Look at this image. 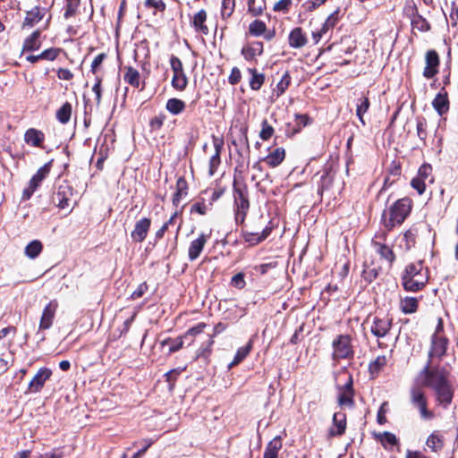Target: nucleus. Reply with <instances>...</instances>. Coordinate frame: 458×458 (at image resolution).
Returning a JSON list of instances; mask_svg holds the SVG:
<instances>
[{
    "label": "nucleus",
    "instance_id": "nucleus-25",
    "mask_svg": "<svg viewBox=\"0 0 458 458\" xmlns=\"http://www.w3.org/2000/svg\"><path fill=\"white\" fill-rule=\"evenodd\" d=\"M282 437L280 436L275 437L267 445L263 454V458H278V453L282 449Z\"/></svg>",
    "mask_w": 458,
    "mask_h": 458
},
{
    "label": "nucleus",
    "instance_id": "nucleus-50",
    "mask_svg": "<svg viewBox=\"0 0 458 458\" xmlns=\"http://www.w3.org/2000/svg\"><path fill=\"white\" fill-rule=\"evenodd\" d=\"M235 7V0H223L221 6V16L223 19L229 18Z\"/></svg>",
    "mask_w": 458,
    "mask_h": 458
},
{
    "label": "nucleus",
    "instance_id": "nucleus-19",
    "mask_svg": "<svg viewBox=\"0 0 458 458\" xmlns=\"http://www.w3.org/2000/svg\"><path fill=\"white\" fill-rule=\"evenodd\" d=\"M432 106L439 115H444L449 111V99L447 92L440 91L436 95L432 101Z\"/></svg>",
    "mask_w": 458,
    "mask_h": 458
},
{
    "label": "nucleus",
    "instance_id": "nucleus-18",
    "mask_svg": "<svg viewBox=\"0 0 458 458\" xmlns=\"http://www.w3.org/2000/svg\"><path fill=\"white\" fill-rule=\"evenodd\" d=\"M214 148L215 153L212 155V157L209 159V170L208 174L210 176L214 175L216 173L217 167L220 165L221 159H220V154L224 146V141L221 139L214 138Z\"/></svg>",
    "mask_w": 458,
    "mask_h": 458
},
{
    "label": "nucleus",
    "instance_id": "nucleus-35",
    "mask_svg": "<svg viewBox=\"0 0 458 458\" xmlns=\"http://www.w3.org/2000/svg\"><path fill=\"white\" fill-rule=\"evenodd\" d=\"M50 163L42 165L32 176L29 183L31 184L36 189H38L42 181L48 175L50 172Z\"/></svg>",
    "mask_w": 458,
    "mask_h": 458
},
{
    "label": "nucleus",
    "instance_id": "nucleus-51",
    "mask_svg": "<svg viewBox=\"0 0 458 458\" xmlns=\"http://www.w3.org/2000/svg\"><path fill=\"white\" fill-rule=\"evenodd\" d=\"M291 82V77L288 74V72H285L283 77L281 78L280 81L277 83L276 88L275 89V92L276 94V97H280L284 93V91L287 89Z\"/></svg>",
    "mask_w": 458,
    "mask_h": 458
},
{
    "label": "nucleus",
    "instance_id": "nucleus-41",
    "mask_svg": "<svg viewBox=\"0 0 458 458\" xmlns=\"http://www.w3.org/2000/svg\"><path fill=\"white\" fill-rule=\"evenodd\" d=\"M185 103L178 98H170L166 102V110L174 115L181 114L185 109Z\"/></svg>",
    "mask_w": 458,
    "mask_h": 458
},
{
    "label": "nucleus",
    "instance_id": "nucleus-16",
    "mask_svg": "<svg viewBox=\"0 0 458 458\" xmlns=\"http://www.w3.org/2000/svg\"><path fill=\"white\" fill-rule=\"evenodd\" d=\"M371 247L373 251L379 255L381 260L385 262L388 267H391L395 259L393 250L386 244L375 241H372Z\"/></svg>",
    "mask_w": 458,
    "mask_h": 458
},
{
    "label": "nucleus",
    "instance_id": "nucleus-27",
    "mask_svg": "<svg viewBox=\"0 0 458 458\" xmlns=\"http://www.w3.org/2000/svg\"><path fill=\"white\" fill-rule=\"evenodd\" d=\"M70 196H72V190L69 186H60L55 194V199L60 208H66L70 206Z\"/></svg>",
    "mask_w": 458,
    "mask_h": 458
},
{
    "label": "nucleus",
    "instance_id": "nucleus-38",
    "mask_svg": "<svg viewBox=\"0 0 458 458\" xmlns=\"http://www.w3.org/2000/svg\"><path fill=\"white\" fill-rule=\"evenodd\" d=\"M72 107L69 102H65L57 111L56 119L63 124H66L72 115Z\"/></svg>",
    "mask_w": 458,
    "mask_h": 458
},
{
    "label": "nucleus",
    "instance_id": "nucleus-40",
    "mask_svg": "<svg viewBox=\"0 0 458 458\" xmlns=\"http://www.w3.org/2000/svg\"><path fill=\"white\" fill-rule=\"evenodd\" d=\"M252 349V343L249 341V343L241 348H239L234 355L233 361L229 364V368H232L241 361H242L250 353Z\"/></svg>",
    "mask_w": 458,
    "mask_h": 458
},
{
    "label": "nucleus",
    "instance_id": "nucleus-6",
    "mask_svg": "<svg viewBox=\"0 0 458 458\" xmlns=\"http://www.w3.org/2000/svg\"><path fill=\"white\" fill-rule=\"evenodd\" d=\"M353 397L352 378L349 377L348 381L338 388L337 403L340 407L352 408L354 405Z\"/></svg>",
    "mask_w": 458,
    "mask_h": 458
},
{
    "label": "nucleus",
    "instance_id": "nucleus-34",
    "mask_svg": "<svg viewBox=\"0 0 458 458\" xmlns=\"http://www.w3.org/2000/svg\"><path fill=\"white\" fill-rule=\"evenodd\" d=\"M375 437L381 443V445L386 449L396 445L398 444V439L396 436L388 431L375 434Z\"/></svg>",
    "mask_w": 458,
    "mask_h": 458
},
{
    "label": "nucleus",
    "instance_id": "nucleus-61",
    "mask_svg": "<svg viewBox=\"0 0 458 458\" xmlns=\"http://www.w3.org/2000/svg\"><path fill=\"white\" fill-rule=\"evenodd\" d=\"M207 327V325L203 322H200L197 324L195 327H191L183 335L184 338H187L188 336H195L200 333L203 332L204 328Z\"/></svg>",
    "mask_w": 458,
    "mask_h": 458
},
{
    "label": "nucleus",
    "instance_id": "nucleus-14",
    "mask_svg": "<svg viewBox=\"0 0 458 458\" xmlns=\"http://www.w3.org/2000/svg\"><path fill=\"white\" fill-rule=\"evenodd\" d=\"M340 20V9L337 8L335 12H333L325 21L322 27L318 30L312 33V37L316 43H318L324 35L327 33L328 30H333L334 27L337 24Z\"/></svg>",
    "mask_w": 458,
    "mask_h": 458
},
{
    "label": "nucleus",
    "instance_id": "nucleus-54",
    "mask_svg": "<svg viewBox=\"0 0 458 458\" xmlns=\"http://www.w3.org/2000/svg\"><path fill=\"white\" fill-rule=\"evenodd\" d=\"M183 338V336L178 337L175 340H171L170 338H168L162 342V345H165L167 343H171V345L169 347V352H175L182 347Z\"/></svg>",
    "mask_w": 458,
    "mask_h": 458
},
{
    "label": "nucleus",
    "instance_id": "nucleus-2",
    "mask_svg": "<svg viewBox=\"0 0 458 458\" xmlns=\"http://www.w3.org/2000/svg\"><path fill=\"white\" fill-rule=\"evenodd\" d=\"M412 201L409 198H403L396 200L388 210L389 217H386V212L383 214L384 226L392 230L395 225H401L411 213Z\"/></svg>",
    "mask_w": 458,
    "mask_h": 458
},
{
    "label": "nucleus",
    "instance_id": "nucleus-1",
    "mask_svg": "<svg viewBox=\"0 0 458 458\" xmlns=\"http://www.w3.org/2000/svg\"><path fill=\"white\" fill-rule=\"evenodd\" d=\"M428 276L421 261L406 266L402 276V284L407 292H418L428 283Z\"/></svg>",
    "mask_w": 458,
    "mask_h": 458
},
{
    "label": "nucleus",
    "instance_id": "nucleus-3",
    "mask_svg": "<svg viewBox=\"0 0 458 458\" xmlns=\"http://www.w3.org/2000/svg\"><path fill=\"white\" fill-rule=\"evenodd\" d=\"M233 199L235 204V221L237 224L242 225L250 208L248 189L245 184H240L234 181Z\"/></svg>",
    "mask_w": 458,
    "mask_h": 458
},
{
    "label": "nucleus",
    "instance_id": "nucleus-24",
    "mask_svg": "<svg viewBox=\"0 0 458 458\" xmlns=\"http://www.w3.org/2000/svg\"><path fill=\"white\" fill-rule=\"evenodd\" d=\"M271 233V228L265 226L261 232H244V241L249 242L250 245H255L264 241Z\"/></svg>",
    "mask_w": 458,
    "mask_h": 458
},
{
    "label": "nucleus",
    "instance_id": "nucleus-48",
    "mask_svg": "<svg viewBox=\"0 0 458 458\" xmlns=\"http://www.w3.org/2000/svg\"><path fill=\"white\" fill-rule=\"evenodd\" d=\"M431 173H432V166L428 163H424L419 168L417 177L419 179L424 181L425 182L427 181L429 182H433V178L431 177Z\"/></svg>",
    "mask_w": 458,
    "mask_h": 458
},
{
    "label": "nucleus",
    "instance_id": "nucleus-63",
    "mask_svg": "<svg viewBox=\"0 0 458 458\" xmlns=\"http://www.w3.org/2000/svg\"><path fill=\"white\" fill-rule=\"evenodd\" d=\"M292 4V0H279L274 5V11L286 13Z\"/></svg>",
    "mask_w": 458,
    "mask_h": 458
},
{
    "label": "nucleus",
    "instance_id": "nucleus-26",
    "mask_svg": "<svg viewBox=\"0 0 458 458\" xmlns=\"http://www.w3.org/2000/svg\"><path fill=\"white\" fill-rule=\"evenodd\" d=\"M410 403L412 407L428 402L424 390L418 385H413L409 391Z\"/></svg>",
    "mask_w": 458,
    "mask_h": 458
},
{
    "label": "nucleus",
    "instance_id": "nucleus-46",
    "mask_svg": "<svg viewBox=\"0 0 458 458\" xmlns=\"http://www.w3.org/2000/svg\"><path fill=\"white\" fill-rule=\"evenodd\" d=\"M411 25L413 29L421 32H426L430 29L429 23L420 14L413 16L411 19Z\"/></svg>",
    "mask_w": 458,
    "mask_h": 458
},
{
    "label": "nucleus",
    "instance_id": "nucleus-8",
    "mask_svg": "<svg viewBox=\"0 0 458 458\" xmlns=\"http://www.w3.org/2000/svg\"><path fill=\"white\" fill-rule=\"evenodd\" d=\"M436 395V402L443 408L446 409L454 398V388L450 382L433 390Z\"/></svg>",
    "mask_w": 458,
    "mask_h": 458
},
{
    "label": "nucleus",
    "instance_id": "nucleus-55",
    "mask_svg": "<svg viewBox=\"0 0 458 458\" xmlns=\"http://www.w3.org/2000/svg\"><path fill=\"white\" fill-rule=\"evenodd\" d=\"M66 6L64 11V17L67 19L75 14L77 8L80 4V0H65Z\"/></svg>",
    "mask_w": 458,
    "mask_h": 458
},
{
    "label": "nucleus",
    "instance_id": "nucleus-21",
    "mask_svg": "<svg viewBox=\"0 0 458 458\" xmlns=\"http://www.w3.org/2000/svg\"><path fill=\"white\" fill-rule=\"evenodd\" d=\"M45 140L44 133L37 129L30 128L25 131L24 141L32 147L41 148Z\"/></svg>",
    "mask_w": 458,
    "mask_h": 458
},
{
    "label": "nucleus",
    "instance_id": "nucleus-9",
    "mask_svg": "<svg viewBox=\"0 0 458 458\" xmlns=\"http://www.w3.org/2000/svg\"><path fill=\"white\" fill-rule=\"evenodd\" d=\"M392 327V318L374 317L370 332L377 338L385 337Z\"/></svg>",
    "mask_w": 458,
    "mask_h": 458
},
{
    "label": "nucleus",
    "instance_id": "nucleus-12",
    "mask_svg": "<svg viewBox=\"0 0 458 458\" xmlns=\"http://www.w3.org/2000/svg\"><path fill=\"white\" fill-rule=\"evenodd\" d=\"M57 308L58 303L55 300L50 301L49 303L46 305L40 318L39 329L47 330L52 327Z\"/></svg>",
    "mask_w": 458,
    "mask_h": 458
},
{
    "label": "nucleus",
    "instance_id": "nucleus-29",
    "mask_svg": "<svg viewBox=\"0 0 458 458\" xmlns=\"http://www.w3.org/2000/svg\"><path fill=\"white\" fill-rule=\"evenodd\" d=\"M307 44V38L301 28L293 29L289 35V45L293 48H301Z\"/></svg>",
    "mask_w": 458,
    "mask_h": 458
},
{
    "label": "nucleus",
    "instance_id": "nucleus-43",
    "mask_svg": "<svg viewBox=\"0 0 458 458\" xmlns=\"http://www.w3.org/2000/svg\"><path fill=\"white\" fill-rule=\"evenodd\" d=\"M42 249V243L38 240H34L25 247V255L30 259H35L41 253Z\"/></svg>",
    "mask_w": 458,
    "mask_h": 458
},
{
    "label": "nucleus",
    "instance_id": "nucleus-44",
    "mask_svg": "<svg viewBox=\"0 0 458 458\" xmlns=\"http://www.w3.org/2000/svg\"><path fill=\"white\" fill-rule=\"evenodd\" d=\"M426 445L434 452H437L444 445L443 437L437 433H432L427 439Z\"/></svg>",
    "mask_w": 458,
    "mask_h": 458
},
{
    "label": "nucleus",
    "instance_id": "nucleus-31",
    "mask_svg": "<svg viewBox=\"0 0 458 458\" xmlns=\"http://www.w3.org/2000/svg\"><path fill=\"white\" fill-rule=\"evenodd\" d=\"M188 183L183 177H179L176 182V191L173 197V203L174 206H178L181 199L186 197L188 193Z\"/></svg>",
    "mask_w": 458,
    "mask_h": 458
},
{
    "label": "nucleus",
    "instance_id": "nucleus-52",
    "mask_svg": "<svg viewBox=\"0 0 458 458\" xmlns=\"http://www.w3.org/2000/svg\"><path fill=\"white\" fill-rule=\"evenodd\" d=\"M418 410L420 417L423 420H431L435 418V414L428 408V402L414 407Z\"/></svg>",
    "mask_w": 458,
    "mask_h": 458
},
{
    "label": "nucleus",
    "instance_id": "nucleus-32",
    "mask_svg": "<svg viewBox=\"0 0 458 458\" xmlns=\"http://www.w3.org/2000/svg\"><path fill=\"white\" fill-rule=\"evenodd\" d=\"M285 157V151L283 148H277L265 158V162L271 167L279 165Z\"/></svg>",
    "mask_w": 458,
    "mask_h": 458
},
{
    "label": "nucleus",
    "instance_id": "nucleus-15",
    "mask_svg": "<svg viewBox=\"0 0 458 458\" xmlns=\"http://www.w3.org/2000/svg\"><path fill=\"white\" fill-rule=\"evenodd\" d=\"M151 220L148 217H143L136 222L133 230L131 233V237L135 242H142L149 231Z\"/></svg>",
    "mask_w": 458,
    "mask_h": 458
},
{
    "label": "nucleus",
    "instance_id": "nucleus-59",
    "mask_svg": "<svg viewBox=\"0 0 458 458\" xmlns=\"http://www.w3.org/2000/svg\"><path fill=\"white\" fill-rule=\"evenodd\" d=\"M411 187L417 191L419 195H422L425 192L426 190V182L420 179H419L417 176L414 177L411 182Z\"/></svg>",
    "mask_w": 458,
    "mask_h": 458
},
{
    "label": "nucleus",
    "instance_id": "nucleus-11",
    "mask_svg": "<svg viewBox=\"0 0 458 458\" xmlns=\"http://www.w3.org/2000/svg\"><path fill=\"white\" fill-rule=\"evenodd\" d=\"M210 236H211L210 233H201L198 238H196L195 240L191 242L189 250H188V258L191 261L197 259L200 256V254L204 249V246L207 243V242L209 240Z\"/></svg>",
    "mask_w": 458,
    "mask_h": 458
},
{
    "label": "nucleus",
    "instance_id": "nucleus-47",
    "mask_svg": "<svg viewBox=\"0 0 458 458\" xmlns=\"http://www.w3.org/2000/svg\"><path fill=\"white\" fill-rule=\"evenodd\" d=\"M334 181V174L331 170H325L320 177L318 191H324L330 188Z\"/></svg>",
    "mask_w": 458,
    "mask_h": 458
},
{
    "label": "nucleus",
    "instance_id": "nucleus-17",
    "mask_svg": "<svg viewBox=\"0 0 458 458\" xmlns=\"http://www.w3.org/2000/svg\"><path fill=\"white\" fill-rule=\"evenodd\" d=\"M345 429L346 415L343 412H335L333 416V424L328 429L329 437H340L344 434Z\"/></svg>",
    "mask_w": 458,
    "mask_h": 458
},
{
    "label": "nucleus",
    "instance_id": "nucleus-36",
    "mask_svg": "<svg viewBox=\"0 0 458 458\" xmlns=\"http://www.w3.org/2000/svg\"><path fill=\"white\" fill-rule=\"evenodd\" d=\"M369 106L370 102L367 97H361L357 99L356 115L363 126L366 124L363 116L368 112Z\"/></svg>",
    "mask_w": 458,
    "mask_h": 458
},
{
    "label": "nucleus",
    "instance_id": "nucleus-53",
    "mask_svg": "<svg viewBox=\"0 0 458 458\" xmlns=\"http://www.w3.org/2000/svg\"><path fill=\"white\" fill-rule=\"evenodd\" d=\"M274 133V128L267 123V120H263L261 123V131L259 132V137L263 140H269Z\"/></svg>",
    "mask_w": 458,
    "mask_h": 458
},
{
    "label": "nucleus",
    "instance_id": "nucleus-39",
    "mask_svg": "<svg viewBox=\"0 0 458 458\" xmlns=\"http://www.w3.org/2000/svg\"><path fill=\"white\" fill-rule=\"evenodd\" d=\"M123 80L125 82H127L131 86H132L134 88H139V86H140V72L133 67H131V66L126 67Z\"/></svg>",
    "mask_w": 458,
    "mask_h": 458
},
{
    "label": "nucleus",
    "instance_id": "nucleus-28",
    "mask_svg": "<svg viewBox=\"0 0 458 458\" xmlns=\"http://www.w3.org/2000/svg\"><path fill=\"white\" fill-rule=\"evenodd\" d=\"M420 298L405 296L400 300V310L404 314L415 313L419 307Z\"/></svg>",
    "mask_w": 458,
    "mask_h": 458
},
{
    "label": "nucleus",
    "instance_id": "nucleus-64",
    "mask_svg": "<svg viewBox=\"0 0 458 458\" xmlns=\"http://www.w3.org/2000/svg\"><path fill=\"white\" fill-rule=\"evenodd\" d=\"M64 452L61 447L54 448L51 452L41 454L38 458H63Z\"/></svg>",
    "mask_w": 458,
    "mask_h": 458
},
{
    "label": "nucleus",
    "instance_id": "nucleus-49",
    "mask_svg": "<svg viewBox=\"0 0 458 458\" xmlns=\"http://www.w3.org/2000/svg\"><path fill=\"white\" fill-rule=\"evenodd\" d=\"M387 362V359L385 355L377 356L372 362L369 364V371L371 374H377Z\"/></svg>",
    "mask_w": 458,
    "mask_h": 458
},
{
    "label": "nucleus",
    "instance_id": "nucleus-56",
    "mask_svg": "<svg viewBox=\"0 0 458 458\" xmlns=\"http://www.w3.org/2000/svg\"><path fill=\"white\" fill-rule=\"evenodd\" d=\"M61 52L60 48L51 47L41 52L42 60L54 61Z\"/></svg>",
    "mask_w": 458,
    "mask_h": 458
},
{
    "label": "nucleus",
    "instance_id": "nucleus-45",
    "mask_svg": "<svg viewBox=\"0 0 458 458\" xmlns=\"http://www.w3.org/2000/svg\"><path fill=\"white\" fill-rule=\"evenodd\" d=\"M267 26L264 21L260 20H255L249 25V32L254 37H259L265 34Z\"/></svg>",
    "mask_w": 458,
    "mask_h": 458
},
{
    "label": "nucleus",
    "instance_id": "nucleus-4",
    "mask_svg": "<svg viewBox=\"0 0 458 458\" xmlns=\"http://www.w3.org/2000/svg\"><path fill=\"white\" fill-rule=\"evenodd\" d=\"M423 377L422 385L432 390L449 382L448 372L445 369L430 368V360L420 371Z\"/></svg>",
    "mask_w": 458,
    "mask_h": 458
},
{
    "label": "nucleus",
    "instance_id": "nucleus-60",
    "mask_svg": "<svg viewBox=\"0 0 458 458\" xmlns=\"http://www.w3.org/2000/svg\"><path fill=\"white\" fill-rule=\"evenodd\" d=\"M231 284L237 289H242L246 284L245 280H244V274L238 273V274L234 275L232 277Z\"/></svg>",
    "mask_w": 458,
    "mask_h": 458
},
{
    "label": "nucleus",
    "instance_id": "nucleus-23",
    "mask_svg": "<svg viewBox=\"0 0 458 458\" xmlns=\"http://www.w3.org/2000/svg\"><path fill=\"white\" fill-rule=\"evenodd\" d=\"M44 17V10L39 6H35L26 13L25 19L22 23V28H31L38 23Z\"/></svg>",
    "mask_w": 458,
    "mask_h": 458
},
{
    "label": "nucleus",
    "instance_id": "nucleus-37",
    "mask_svg": "<svg viewBox=\"0 0 458 458\" xmlns=\"http://www.w3.org/2000/svg\"><path fill=\"white\" fill-rule=\"evenodd\" d=\"M249 73L251 75L250 79V87L253 90H259L265 81V75L258 72L256 69L249 68Z\"/></svg>",
    "mask_w": 458,
    "mask_h": 458
},
{
    "label": "nucleus",
    "instance_id": "nucleus-22",
    "mask_svg": "<svg viewBox=\"0 0 458 458\" xmlns=\"http://www.w3.org/2000/svg\"><path fill=\"white\" fill-rule=\"evenodd\" d=\"M263 53V44L259 41L251 42L244 46L242 49V55L247 61L255 59Z\"/></svg>",
    "mask_w": 458,
    "mask_h": 458
},
{
    "label": "nucleus",
    "instance_id": "nucleus-62",
    "mask_svg": "<svg viewBox=\"0 0 458 458\" xmlns=\"http://www.w3.org/2000/svg\"><path fill=\"white\" fill-rule=\"evenodd\" d=\"M145 7L153 8L155 11H164L165 8V4L161 0H146Z\"/></svg>",
    "mask_w": 458,
    "mask_h": 458
},
{
    "label": "nucleus",
    "instance_id": "nucleus-10",
    "mask_svg": "<svg viewBox=\"0 0 458 458\" xmlns=\"http://www.w3.org/2000/svg\"><path fill=\"white\" fill-rule=\"evenodd\" d=\"M425 63L423 76L431 79L438 72L440 64L438 54L435 50H428L425 55Z\"/></svg>",
    "mask_w": 458,
    "mask_h": 458
},
{
    "label": "nucleus",
    "instance_id": "nucleus-33",
    "mask_svg": "<svg viewBox=\"0 0 458 458\" xmlns=\"http://www.w3.org/2000/svg\"><path fill=\"white\" fill-rule=\"evenodd\" d=\"M248 6V13L253 17L260 16L266 9L264 0H244Z\"/></svg>",
    "mask_w": 458,
    "mask_h": 458
},
{
    "label": "nucleus",
    "instance_id": "nucleus-7",
    "mask_svg": "<svg viewBox=\"0 0 458 458\" xmlns=\"http://www.w3.org/2000/svg\"><path fill=\"white\" fill-rule=\"evenodd\" d=\"M442 329V326L439 325L437 327V332L433 335L431 339V348L428 352V356L430 359L443 357L447 349V339L444 336H440L437 335L438 330Z\"/></svg>",
    "mask_w": 458,
    "mask_h": 458
},
{
    "label": "nucleus",
    "instance_id": "nucleus-42",
    "mask_svg": "<svg viewBox=\"0 0 458 458\" xmlns=\"http://www.w3.org/2000/svg\"><path fill=\"white\" fill-rule=\"evenodd\" d=\"M172 87L179 91H182L188 85V78L184 72L174 73L172 78Z\"/></svg>",
    "mask_w": 458,
    "mask_h": 458
},
{
    "label": "nucleus",
    "instance_id": "nucleus-30",
    "mask_svg": "<svg viewBox=\"0 0 458 458\" xmlns=\"http://www.w3.org/2000/svg\"><path fill=\"white\" fill-rule=\"evenodd\" d=\"M40 31L38 30L31 33L25 38L22 46V52L35 51L40 48L41 42L39 40Z\"/></svg>",
    "mask_w": 458,
    "mask_h": 458
},
{
    "label": "nucleus",
    "instance_id": "nucleus-58",
    "mask_svg": "<svg viewBox=\"0 0 458 458\" xmlns=\"http://www.w3.org/2000/svg\"><path fill=\"white\" fill-rule=\"evenodd\" d=\"M170 65L174 74L184 72L182 61L175 55L170 57Z\"/></svg>",
    "mask_w": 458,
    "mask_h": 458
},
{
    "label": "nucleus",
    "instance_id": "nucleus-5",
    "mask_svg": "<svg viewBox=\"0 0 458 458\" xmlns=\"http://www.w3.org/2000/svg\"><path fill=\"white\" fill-rule=\"evenodd\" d=\"M332 357L335 360L344 359L351 360L354 357L352 337L349 335H337L332 343Z\"/></svg>",
    "mask_w": 458,
    "mask_h": 458
},
{
    "label": "nucleus",
    "instance_id": "nucleus-57",
    "mask_svg": "<svg viewBox=\"0 0 458 458\" xmlns=\"http://www.w3.org/2000/svg\"><path fill=\"white\" fill-rule=\"evenodd\" d=\"M326 2L327 0H307L305 3L302 4V8L306 12L310 13L320 7Z\"/></svg>",
    "mask_w": 458,
    "mask_h": 458
},
{
    "label": "nucleus",
    "instance_id": "nucleus-20",
    "mask_svg": "<svg viewBox=\"0 0 458 458\" xmlns=\"http://www.w3.org/2000/svg\"><path fill=\"white\" fill-rule=\"evenodd\" d=\"M207 21V13L204 9L199 10L196 13L191 21V25L194 30L198 33H201L203 35H208L209 30L208 26L206 25Z\"/></svg>",
    "mask_w": 458,
    "mask_h": 458
},
{
    "label": "nucleus",
    "instance_id": "nucleus-13",
    "mask_svg": "<svg viewBox=\"0 0 458 458\" xmlns=\"http://www.w3.org/2000/svg\"><path fill=\"white\" fill-rule=\"evenodd\" d=\"M52 375V371L47 368H41L38 369L37 374L33 377V378L30 380L29 386H28V392L30 393H38L39 392L47 380L49 379V377Z\"/></svg>",
    "mask_w": 458,
    "mask_h": 458
}]
</instances>
